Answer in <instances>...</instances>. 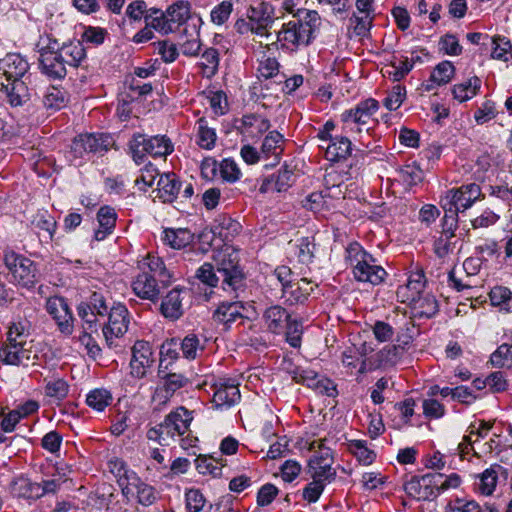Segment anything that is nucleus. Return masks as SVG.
I'll list each match as a JSON object with an SVG mask.
<instances>
[{
    "label": "nucleus",
    "instance_id": "obj_1",
    "mask_svg": "<svg viewBox=\"0 0 512 512\" xmlns=\"http://www.w3.org/2000/svg\"><path fill=\"white\" fill-rule=\"evenodd\" d=\"M30 337V323L20 319L10 324L5 344L0 348V362L16 366H41L45 354L41 353Z\"/></svg>",
    "mask_w": 512,
    "mask_h": 512
},
{
    "label": "nucleus",
    "instance_id": "obj_2",
    "mask_svg": "<svg viewBox=\"0 0 512 512\" xmlns=\"http://www.w3.org/2000/svg\"><path fill=\"white\" fill-rule=\"evenodd\" d=\"M320 24L321 19L316 11H299L292 20L282 25L277 32L276 41L267 44L266 47L268 50L280 48L288 52H296L301 47L311 44Z\"/></svg>",
    "mask_w": 512,
    "mask_h": 512
},
{
    "label": "nucleus",
    "instance_id": "obj_3",
    "mask_svg": "<svg viewBox=\"0 0 512 512\" xmlns=\"http://www.w3.org/2000/svg\"><path fill=\"white\" fill-rule=\"evenodd\" d=\"M138 269L131 283L133 292L141 299L156 302L162 290L171 285L172 275L163 260L152 254L138 261Z\"/></svg>",
    "mask_w": 512,
    "mask_h": 512
},
{
    "label": "nucleus",
    "instance_id": "obj_4",
    "mask_svg": "<svg viewBox=\"0 0 512 512\" xmlns=\"http://www.w3.org/2000/svg\"><path fill=\"white\" fill-rule=\"evenodd\" d=\"M345 259L358 282L376 286L383 283L388 275L386 270L378 264L377 259L357 242H352L346 247Z\"/></svg>",
    "mask_w": 512,
    "mask_h": 512
},
{
    "label": "nucleus",
    "instance_id": "obj_5",
    "mask_svg": "<svg viewBox=\"0 0 512 512\" xmlns=\"http://www.w3.org/2000/svg\"><path fill=\"white\" fill-rule=\"evenodd\" d=\"M213 260L218 274L221 277V287L224 291L235 293L239 298V292L245 288V275L239 264L238 251L227 244L213 254Z\"/></svg>",
    "mask_w": 512,
    "mask_h": 512
},
{
    "label": "nucleus",
    "instance_id": "obj_6",
    "mask_svg": "<svg viewBox=\"0 0 512 512\" xmlns=\"http://www.w3.org/2000/svg\"><path fill=\"white\" fill-rule=\"evenodd\" d=\"M378 109V101L368 98L359 102L355 107L345 110L340 115L343 132L358 135L366 132V135L370 136L371 131L378 124V120L375 118Z\"/></svg>",
    "mask_w": 512,
    "mask_h": 512
},
{
    "label": "nucleus",
    "instance_id": "obj_7",
    "mask_svg": "<svg viewBox=\"0 0 512 512\" xmlns=\"http://www.w3.org/2000/svg\"><path fill=\"white\" fill-rule=\"evenodd\" d=\"M128 146L136 164L143 163L147 155L166 157L173 151V145L166 136L147 137L140 133L133 135Z\"/></svg>",
    "mask_w": 512,
    "mask_h": 512
},
{
    "label": "nucleus",
    "instance_id": "obj_8",
    "mask_svg": "<svg viewBox=\"0 0 512 512\" xmlns=\"http://www.w3.org/2000/svg\"><path fill=\"white\" fill-rule=\"evenodd\" d=\"M130 323L129 311L125 305L118 303L113 305L108 312V322L103 327V335L108 348L120 352L124 345L123 337Z\"/></svg>",
    "mask_w": 512,
    "mask_h": 512
},
{
    "label": "nucleus",
    "instance_id": "obj_9",
    "mask_svg": "<svg viewBox=\"0 0 512 512\" xmlns=\"http://www.w3.org/2000/svg\"><path fill=\"white\" fill-rule=\"evenodd\" d=\"M481 196V188L476 183L462 185L459 188H452L441 198V206L444 209V215L454 214L459 221V212H464L470 208Z\"/></svg>",
    "mask_w": 512,
    "mask_h": 512
},
{
    "label": "nucleus",
    "instance_id": "obj_10",
    "mask_svg": "<svg viewBox=\"0 0 512 512\" xmlns=\"http://www.w3.org/2000/svg\"><path fill=\"white\" fill-rule=\"evenodd\" d=\"M3 260L12 275L13 281L25 288L34 287L38 281V275L32 260L12 250L4 252Z\"/></svg>",
    "mask_w": 512,
    "mask_h": 512
},
{
    "label": "nucleus",
    "instance_id": "obj_11",
    "mask_svg": "<svg viewBox=\"0 0 512 512\" xmlns=\"http://www.w3.org/2000/svg\"><path fill=\"white\" fill-rule=\"evenodd\" d=\"M118 483L126 499L136 498L143 506L152 505L158 498L155 488L143 482L134 471L125 470Z\"/></svg>",
    "mask_w": 512,
    "mask_h": 512
},
{
    "label": "nucleus",
    "instance_id": "obj_12",
    "mask_svg": "<svg viewBox=\"0 0 512 512\" xmlns=\"http://www.w3.org/2000/svg\"><path fill=\"white\" fill-rule=\"evenodd\" d=\"M290 374L295 382L306 385L321 395L328 397H336L338 395L337 386L334 381L317 374L311 369L295 367L290 371Z\"/></svg>",
    "mask_w": 512,
    "mask_h": 512
},
{
    "label": "nucleus",
    "instance_id": "obj_13",
    "mask_svg": "<svg viewBox=\"0 0 512 512\" xmlns=\"http://www.w3.org/2000/svg\"><path fill=\"white\" fill-rule=\"evenodd\" d=\"M444 215L441 220V231L438 237H435L433 251L439 258H445L456 248L458 242L455 231L458 228V220L454 214Z\"/></svg>",
    "mask_w": 512,
    "mask_h": 512
},
{
    "label": "nucleus",
    "instance_id": "obj_14",
    "mask_svg": "<svg viewBox=\"0 0 512 512\" xmlns=\"http://www.w3.org/2000/svg\"><path fill=\"white\" fill-rule=\"evenodd\" d=\"M130 375L136 379L147 376L155 361L152 346L144 340H137L131 348Z\"/></svg>",
    "mask_w": 512,
    "mask_h": 512
},
{
    "label": "nucleus",
    "instance_id": "obj_15",
    "mask_svg": "<svg viewBox=\"0 0 512 512\" xmlns=\"http://www.w3.org/2000/svg\"><path fill=\"white\" fill-rule=\"evenodd\" d=\"M212 403L217 409H229L241 400L239 384L231 378H219L214 384Z\"/></svg>",
    "mask_w": 512,
    "mask_h": 512
},
{
    "label": "nucleus",
    "instance_id": "obj_16",
    "mask_svg": "<svg viewBox=\"0 0 512 512\" xmlns=\"http://www.w3.org/2000/svg\"><path fill=\"white\" fill-rule=\"evenodd\" d=\"M433 473H427L423 476H412L404 484V490L408 496L419 500H433L437 497L434 487Z\"/></svg>",
    "mask_w": 512,
    "mask_h": 512
},
{
    "label": "nucleus",
    "instance_id": "obj_17",
    "mask_svg": "<svg viewBox=\"0 0 512 512\" xmlns=\"http://www.w3.org/2000/svg\"><path fill=\"white\" fill-rule=\"evenodd\" d=\"M46 310L56 321L60 331L71 334L73 330V317L68 303L62 297H51L46 302Z\"/></svg>",
    "mask_w": 512,
    "mask_h": 512
},
{
    "label": "nucleus",
    "instance_id": "obj_18",
    "mask_svg": "<svg viewBox=\"0 0 512 512\" xmlns=\"http://www.w3.org/2000/svg\"><path fill=\"white\" fill-rule=\"evenodd\" d=\"M316 285L306 278L293 280L284 286L282 299L290 306L304 304Z\"/></svg>",
    "mask_w": 512,
    "mask_h": 512
},
{
    "label": "nucleus",
    "instance_id": "obj_19",
    "mask_svg": "<svg viewBox=\"0 0 512 512\" xmlns=\"http://www.w3.org/2000/svg\"><path fill=\"white\" fill-rule=\"evenodd\" d=\"M39 61L42 72L47 76L54 79H61L66 76L67 64L61 60L58 50H42Z\"/></svg>",
    "mask_w": 512,
    "mask_h": 512
},
{
    "label": "nucleus",
    "instance_id": "obj_20",
    "mask_svg": "<svg viewBox=\"0 0 512 512\" xmlns=\"http://www.w3.org/2000/svg\"><path fill=\"white\" fill-rule=\"evenodd\" d=\"M283 151V135L276 130L269 132L265 136L261 146V155L263 159H272V162L270 164H266V166H275L276 164H278L280 162Z\"/></svg>",
    "mask_w": 512,
    "mask_h": 512
},
{
    "label": "nucleus",
    "instance_id": "obj_21",
    "mask_svg": "<svg viewBox=\"0 0 512 512\" xmlns=\"http://www.w3.org/2000/svg\"><path fill=\"white\" fill-rule=\"evenodd\" d=\"M244 305L242 301H223L213 313L214 321L229 326L243 318Z\"/></svg>",
    "mask_w": 512,
    "mask_h": 512
},
{
    "label": "nucleus",
    "instance_id": "obj_22",
    "mask_svg": "<svg viewBox=\"0 0 512 512\" xmlns=\"http://www.w3.org/2000/svg\"><path fill=\"white\" fill-rule=\"evenodd\" d=\"M293 177V170L289 169L287 166H283L276 175L263 181L259 191L261 193H267L269 191L284 192L292 185Z\"/></svg>",
    "mask_w": 512,
    "mask_h": 512
},
{
    "label": "nucleus",
    "instance_id": "obj_23",
    "mask_svg": "<svg viewBox=\"0 0 512 512\" xmlns=\"http://www.w3.org/2000/svg\"><path fill=\"white\" fill-rule=\"evenodd\" d=\"M0 69L3 70L7 80L21 79L28 71V62L19 54H8L0 62Z\"/></svg>",
    "mask_w": 512,
    "mask_h": 512
},
{
    "label": "nucleus",
    "instance_id": "obj_24",
    "mask_svg": "<svg viewBox=\"0 0 512 512\" xmlns=\"http://www.w3.org/2000/svg\"><path fill=\"white\" fill-rule=\"evenodd\" d=\"M263 319L270 332L280 334L284 331L285 325L290 319V315L285 308L274 305L265 310Z\"/></svg>",
    "mask_w": 512,
    "mask_h": 512
},
{
    "label": "nucleus",
    "instance_id": "obj_25",
    "mask_svg": "<svg viewBox=\"0 0 512 512\" xmlns=\"http://www.w3.org/2000/svg\"><path fill=\"white\" fill-rule=\"evenodd\" d=\"M181 52L188 57L197 56L200 48V35L197 24L185 27L178 42Z\"/></svg>",
    "mask_w": 512,
    "mask_h": 512
},
{
    "label": "nucleus",
    "instance_id": "obj_26",
    "mask_svg": "<svg viewBox=\"0 0 512 512\" xmlns=\"http://www.w3.org/2000/svg\"><path fill=\"white\" fill-rule=\"evenodd\" d=\"M181 183L174 173L162 174L157 183L158 197L163 202H173L180 192Z\"/></svg>",
    "mask_w": 512,
    "mask_h": 512
},
{
    "label": "nucleus",
    "instance_id": "obj_27",
    "mask_svg": "<svg viewBox=\"0 0 512 512\" xmlns=\"http://www.w3.org/2000/svg\"><path fill=\"white\" fill-rule=\"evenodd\" d=\"M241 224L227 215H219L212 226L214 235L220 237L224 242H230L241 231Z\"/></svg>",
    "mask_w": 512,
    "mask_h": 512
},
{
    "label": "nucleus",
    "instance_id": "obj_28",
    "mask_svg": "<svg viewBox=\"0 0 512 512\" xmlns=\"http://www.w3.org/2000/svg\"><path fill=\"white\" fill-rule=\"evenodd\" d=\"M182 289L178 287L173 288L168 294L163 298L160 311L162 315L170 320H177L183 314L182 309V299L180 297Z\"/></svg>",
    "mask_w": 512,
    "mask_h": 512
},
{
    "label": "nucleus",
    "instance_id": "obj_29",
    "mask_svg": "<svg viewBox=\"0 0 512 512\" xmlns=\"http://www.w3.org/2000/svg\"><path fill=\"white\" fill-rule=\"evenodd\" d=\"M412 314L417 318H431L438 312V302L430 293H424L408 303Z\"/></svg>",
    "mask_w": 512,
    "mask_h": 512
},
{
    "label": "nucleus",
    "instance_id": "obj_30",
    "mask_svg": "<svg viewBox=\"0 0 512 512\" xmlns=\"http://www.w3.org/2000/svg\"><path fill=\"white\" fill-rule=\"evenodd\" d=\"M58 51L61 60L71 67H79L86 60L85 47L80 41L63 44Z\"/></svg>",
    "mask_w": 512,
    "mask_h": 512
},
{
    "label": "nucleus",
    "instance_id": "obj_31",
    "mask_svg": "<svg viewBox=\"0 0 512 512\" xmlns=\"http://www.w3.org/2000/svg\"><path fill=\"white\" fill-rule=\"evenodd\" d=\"M117 215L113 208L103 206L97 213V220L99 228L94 233V238L97 241L104 240L107 235L111 234L115 228Z\"/></svg>",
    "mask_w": 512,
    "mask_h": 512
},
{
    "label": "nucleus",
    "instance_id": "obj_32",
    "mask_svg": "<svg viewBox=\"0 0 512 512\" xmlns=\"http://www.w3.org/2000/svg\"><path fill=\"white\" fill-rule=\"evenodd\" d=\"M455 74V67L450 61L440 62L431 73L430 79L425 86L427 91H431L437 86L449 83Z\"/></svg>",
    "mask_w": 512,
    "mask_h": 512
},
{
    "label": "nucleus",
    "instance_id": "obj_33",
    "mask_svg": "<svg viewBox=\"0 0 512 512\" xmlns=\"http://www.w3.org/2000/svg\"><path fill=\"white\" fill-rule=\"evenodd\" d=\"M502 469L500 465H492L479 474L478 482L475 483V490L485 496H490L496 489L498 482V474Z\"/></svg>",
    "mask_w": 512,
    "mask_h": 512
},
{
    "label": "nucleus",
    "instance_id": "obj_34",
    "mask_svg": "<svg viewBox=\"0 0 512 512\" xmlns=\"http://www.w3.org/2000/svg\"><path fill=\"white\" fill-rule=\"evenodd\" d=\"M147 438L158 442L161 446H169L177 441L178 434L176 431H173L172 425L167 421V417H165L163 422L151 427L147 431Z\"/></svg>",
    "mask_w": 512,
    "mask_h": 512
},
{
    "label": "nucleus",
    "instance_id": "obj_35",
    "mask_svg": "<svg viewBox=\"0 0 512 512\" xmlns=\"http://www.w3.org/2000/svg\"><path fill=\"white\" fill-rule=\"evenodd\" d=\"M424 282L423 276L420 274H415L411 276L405 285L399 286L397 289V296L401 299L403 303H410L414 301L415 298H418L423 293Z\"/></svg>",
    "mask_w": 512,
    "mask_h": 512
},
{
    "label": "nucleus",
    "instance_id": "obj_36",
    "mask_svg": "<svg viewBox=\"0 0 512 512\" xmlns=\"http://www.w3.org/2000/svg\"><path fill=\"white\" fill-rule=\"evenodd\" d=\"M11 493L24 499H38L40 493L39 483L32 482L30 479L20 476L10 484Z\"/></svg>",
    "mask_w": 512,
    "mask_h": 512
},
{
    "label": "nucleus",
    "instance_id": "obj_37",
    "mask_svg": "<svg viewBox=\"0 0 512 512\" xmlns=\"http://www.w3.org/2000/svg\"><path fill=\"white\" fill-rule=\"evenodd\" d=\"M271 127L270 121L257 114L242 117V133L249 137H258Z\"/></svg>",
    "mask_w": 512,
    "mask_h": 512
},
{
    "label": "nucleus",
    "instance_id": "obj_38",
    "mask_svg": "<svg viewBox=\"0 0 512 512\" xmlns=\"http://www.w3.org/2000/svg\"><path fill=\"white\" fill-rule=\"evenodd\" d=\"M352 146L348 137H336L325 148V157L327 160L336 162L346 159L351 154Z\"/></svg>",
    "mask_w": 512,
    "mask_h": 512
},
{
    "label": "nucleus",
    "instance_id": "obj_39",
    "mask_svg": "<svg viewBox=\"0 0 512 512\" xmlns=\"http://www.w3.org/2000/svg\"><path fill=\"white\" fill-rule=\"evenodd\" d=\"M481 88V79L477 76H472L466 82L453 85L452 94L454 99L460 103L466 102L475 97Z\"/></svg>",
    "mask_w": 512,
    "mask_h": 512
},
{
    "label": "nucleus",
    "instance_id": "obj_40",
    "mask_svg": "<svg viewBox=\"0 0 512 512\" xmlns=\"http://www.w3.org/2000/svg\"><path fill=\"white\" fill-rule=\"evenodd\" d=\"M166 417L167 421L172 425L173 431H176L178 436L187 433L193 420L192 413L183 406L176 408V410L170 412Z\"/></svg>",
    "mask_w": 512,
    "mask_h": 512
},
{
    "label": "nucleus",
    "instance_id": "obj_41",
    "mask_svg": "<svg viewBox=\"0 0 512 512\" xmlns=\"http://www.w3.org/2000/svg\"><path fill=\"white\" fill-rule=\"evenodd\" d=\"M10 81L7 85H3L8 102L13 107L21 106L29 99L28 87L21 79Z\"/></svg>",
    "mask_w": 512,
    "mask_h": 512
},
{
    "label": "nucleus",
    "instance_id": "obj_42",
    "mask_svg": "<svg viewBox=\"0 0 512 512\" xmlns=\"http://www.w3.org/2000/svg\"><path fill=\"white\" fill-rule=\"evenodd\" d=\"M347 450L362 465H371L376 459V453L369 448L366 440H349Z\"/></svg>",
    "mask_w": 512,
    "mask_h": 512
},
{
    "label": "nucleus",
    "instance_id": "obj_43",
    "mask_svg": "<svg viewBox=\"0 0 512 512\" xmlns=\"http://www.w3.org/2000/svg\"><path fill=\"white\" fill-rule=\"evenodd\" d=\"M193 239V233L186 228L166 229L164 231V242L174 249H182L188 246Z\"/></svg>",
    "mask_w": 512,
    "mask_h": 512
},
{
    "label": "nucleus",
    "instance_id": "obj_44",
    "mask_svg": "<svg viewBox=\"0 0 512 512\" xmlns=\"http://www.w3.org/2000/svg\"><path fill=\"white\" fill-rule=\"evenodd\" d=\"M197 125V144L206 150L215 147L217 134L214 128L208 125V121L202 117L196 122Z\"/></svg>",
    "mask_w": 512,
    "mask_h": 512
},
{
    "label": "nucleus",
    "instance_id": "obj_45",
    "mask_svg": "<svg viewBox=\"0 0 512 512\" xmlns=\"http://www.w3.org/2000/svg\"><path fill=\"white\" fill-rule=\"evenodd\" d=\"M166 12L171 25H182L191 18V5L188 1L180 0L170 5Z\"/></svg>",
    "mask_w": 512,
    "mask_h": 512
},
{
    "label": "nucleus",
    "instance_id": "obj_46",
    "mask_svg": "<svg viewBox=\"0 0 512 512\" xmlns=\"http://www.w3.org/2000/svg\"><path fill=\"white\" fill-rule=\"evenodd\" d=\"M294 255L298 261L303 264L312 262L315 251L314 239L310 237H302L293 244Z\"/></svg>",
    "mask_w": 512,
    "mask_h": 512
},
{
    "label": "nucleus",
    "instance_id": "obj_47",
    "mask_svg": "<svg viewBox=\"0 0 512 512\" xmlns=\"http://www.w3.org/2000/svg\"><path fill=\"white\" fill-rule=\"evenodd\" d=\"M489 298L493 306L499 307L500 310L512 311V291L504 286H495L489 293Z\"/></svg>",
    "mask_w": 512,
    "mask_h": 512
},
{
    "label": "nucleus",
    "instance_id": "obj_48",
    "mask_svg": "<svg viewBox=\"0 0 512 512\" xmlns=\"http://www.w3.org/2000/svg\"><path fill=\"white\" fill-rule=\"evenodd\" d=\"M195 464L200 474H209L213 477L221 476L222 468L225 466L222 459L207 456H198Z\"/></svg>",
    "mask_w": 512,
    "mask_h": 512
},
{
    "label": "nucleus",
    "instance_id": "obj_49",
    "mask_svg": "<svg viewBox=\"0 0 512 512\" xmlns=\"http://www.w3.org/2000/svg\"><path fill=\"white\" fill-rule=\"evenodd\" d=\"M113 400L111 393L106 389H94L86 396V404L99 412L105 410Z\"/></svg>",
    "mask_w": 512,
    "mask_h": 512
},
{
    "label": "nucleus",
    "instance_id": "obj_50",
    "mask_svg": "<svg viewBox=\"0 0 512 512\" xmlns=\"http://www.w3.org/2000/svg\"><path fill=\"white\" fill-rule=\"evenodd\" d=\"M90 153L103 154L114 145L113 138L108 134H85Z\"/></svg>",
    "mask_w": 512,
    "mask_h": 512
},
{
    "label": "nucleus",
    "instance_id": "obj_51",
    "mask_svg": "<svg viewBox=\"0 0 512 512\" xmlns=\"http://www.w3.org/2000/svg\"><path fill=\"white\" fill-rule=\"evenodd\" d=\"M158 376L163 380V385L172 393L185 387L189 383V379L181 373H165L162 370V360L160 361Z\"/></svg>",
    "mask_w": 512,
    "mask_h": 512
},
{
    "label": "nucleus",
    "instance_id": "obj_52",
    "mask_svg": "<svg viewBox=\"0 0 512 512\" xmlns=\"http://www.w3.org/2000/svg\"><path fill=\"white\" fill-rule=\"evenodd\" d=\"M414 64L408 58H401L391 62L386 68L385 75H387L394 82H399L412 70Z\"/></svg>",
    "mask_w": 512,
    "mask_h": 512
},
{
    "label": "nucleus",
    "instance_id": "obj_53",
    "mask_svg": "<svg viewBox=\"0 0 512 512\" xmlns=\"http://www.w3.org/2000/svg\"><path fill=\"white\" fill-rule=\"evenodd\" d=\"M67 97L65 91L62 89L51 86L47 88L43 97V105L47 109L59 110L66 104Z\"/></svg>",
    "mask_w": 512,
    "mask_h": 512
},
{
    "label": "nucleus",
    "instance_id": "obj_54",
    "mask_svg": "<svg viewBox=\"0 0 512 512\" xmlns=\"http://www.w3.org/2000/svg\"><path fill=\"white\" fill-rule=\"evenodd\" d=\"M434 476V487L437 493V496L445 492L449 489H456L461 484V477L457 473H451L448 476H445L438 472H433Z\"/></svg>",
    "mask_w": 512,
    "mask_h": 512
},
{
    "label": "nucleus",
    "instance_id": "obj_55",
    "mask_svg": "<svg viewBox=\"0 0 512 512\" xmlns=\"http://www.w3.org/2000/svg\"><path fill=\"white\" fill-rule=\"evenodd\" d=\"M33 225L46 241L52 240L56 231V221L52 216L47 215L46 213L38 214L33 221Z\"/></svg>",
    "mask_w": 512,
    "mask_h": 512
},
{
    "label": "nucleus",
    "instance_id": "obj_56",
    "mask_svg": "<svg viewBox=\"0 0 512 512\" xmlns=\"http://www.w3.org/2000/svg\"><path fill=\"white\" fill-rule=\"evenodd\" d=\"M69 393L68 383L62 379L50 380L45 385V395L55 399L57 402L63 401Z\"/></svg>",
    "mask_w": 512,
    "mask_h": 512
},
{
    "label": "nucleus",
    "instance_id": "obj_57",
    "mask_svg": "<svg viewBox=\"0 0 512 512\" xmlns=\"http://www.w3.org/2000/svg\"><path fill=\"white\" fill-rule=\"evenodd\" d=\"M373 20V15L354 12L350 18V27L353 29L355 35L363 37L369 33Z\"/></svg>",
    "mask_w": 512,
    "mask_h": 512
},
{
    "label": "nucleus",
    "instance_id": "obj_58",
    "mask_svg": "<svg viewBox=\"0 0 512 512\" xmlns=\"http://www.w3.org/2000/svg\"><path fill=\"white\" fill-rule=\"evenodd\" d=\"M87 154H90V151H88L86 135L80 134L73 139L70 150L67 152V158L71 163H75L77 160L83 159Z\"/></svg>",
    "mask_w": 512,
    "mask_h": 512
},
{
    "label": "nucleus",
    "instance_id": "obj_59",
    "mask_svg": "<svg viewBox=\"0 0 512 512\" xmlns=\"http://www.w3.org/2000/svg\"><path fill=\"white\" fill-rule=\"evenodd\" d=\"M248 16L253 21H257L265 25H272L273 8L270 4L261 2L250 8Z\"/></svg>",
    "mask_w": 512,
    "mask_h": 512
},
{
    "label": "nucleus",
    "instance_id": "obj_60",
    "mask_svg": "<svg viewBox=\"0 0 512 512\" xmlns=\"http://www.w3.org/2000/svg\"><path fill=\"white\" fill-rule=\"evenodd\" d=\"M490 362L494 367L502 368L512 364V344L500 345L490 356Z\"/></svg>",
    "mask_w": 512,
    "mask_h": 512
},
{
    "label": "nucleus",
    "instance_id": "obj_61",
    "mask_svg": "<svg viewBox=\"0 0 512 512\" xmlns=\"http://www.w3.org/2000/svg\"><path fill=\"white\" fill-rule=\"evenodd\" d=\"M147 25L164 34L173 32L169 20L167 19V12L163 13L160 10H154L150 15L145 17Z\"/></svg>",
    "mask_w": 512,
    "mask_h": 512
},
{
    "label": "nucleus",
    "instance_id": "obj_62",
    "mask_svg": "<svg viewBox=\"0 0 512 512\" xmlns=\"http://www.w3.org/2000/svg\"><path fill=\"white\" fill-rule=\"evenodd\" d=\"M221 178L229 183L238 181L241 177V170L238 164L230 158L223 159L219 164Z\"/></svg>",
    "mask_w": 512,
    "mask_h": 512
},
{
    "label": "nucleus",
    "instance_id": "obj_63",
    "mask_svg": "<svg viewBox=\"0 0 512 512\" xmlns=\"http://www.w3.org/2000/svg\"><path fill=\"white\" fill-rule=\"evenodd\" d=\"M406 97V89L402 85H395L388 96L384 99V106L390 110H397Z\"/></svg>",
    "mask_w": 512,
    "mask_h": 512
},
{
    "label": "nucleus",
    "instance_id": "obj_64",
    "mask_svg": "<svg viewBox=\"0 0 512 512\" xmlns=\"http://www.w3.org/2000/svg\"><path fill=\"white\" fill-rule=\"evenodd\" d=\"M200 349V339L195 334H188L180 342V350L186 359H195Z\"/></svg>",
    "mask_w": 512,
    "mask_h": 512
}]
</instances>
